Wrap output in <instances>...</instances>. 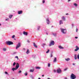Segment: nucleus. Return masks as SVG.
I'll list each match as a JSON object with an SVG mask.
<instances>
[{"label": "nucleus", "mask_w": 79, "mask_h": 79, "mask_svg": "<svg viewBox=\"0 0 79 79\" xmlns=\"http://www.w3.org/2000/svg\"><path fill=\"white\" fill-rule=\"evenodd\" d=\"M19 64L18 63H17L15 68H13L12 69L13 71H14L15 70H17V69L19 68Z\"/></svg>", "instance_id": "nucleus-1"}, {"label": "nucleus", "mask_w": 79, "mask_h": 79, "mask_svg": "<svg viewBox=\"0 0 79 79\" xmlns=\"http://www.w3.org/2000/svg\"><path fill=\"white\" fill-rule=\"evenodd\" d=\"M24 75H25V76H27V73H26L24 74Z\"/></svg>", "instance_id": "nucleus-30"}, {"label": "nucleus", "mask_w": 79, "mask_h": 79, "mask_svg": "<svg viewBox=\"0 0 79 79\" xmlns=\"http://www.w3.org/2000/svg\"><path fill=\"white\" fill-rule=\"evenodd\" d=\"M73 5H74V6H76H76H77V4L76 3H75Z\"/></svg>", "instance_id": "nucleus-23"}, {"label": "nucleus", "mask_w": 79, "mask_h": 79, "mask_svg": "<svg viewBox=\"0 0 79 79\" xmlns=\"http://www.w3.org/2000/svg\"><path fill=\"white\" fill-rule=\"evenodd\" d=\"M52 56H53V55H52V54H51V56H50L51 58H52Z\"/></svg>", "instance_id": "nucleus-37"}, {"label": "nucleus", "mask_w": 79, "mask_h": 79, "mask_svg": "<svg viewBox=\"0 0 79 79\" xmlns=\"http://www.w3.org/2000/svg\"><path fill=\"white\" fill-rule=\"evenodd\" d=\"M45 40H47V39H45Z\"/></svg>", "instance_id": "nucleus-52"}, {"label": "nucleus", "mask_w": 79, "mask_h": 79, "mask_svg": "<svg viewBox=\"0 0 79 79\" xmlns=\"http://www.w3.org/2000/svg\"><path fill=\"white\" fill-rule=\"evenodd\" d=\"M23 13V11L22 10H20L18 12V14L20 15V14H22Z\"/></svg>", "instance_id": "nucleus-11"}, {"label": "nucleus", "mask_w": 79, "mask_h": 79, "mask_svg": "<svg viewBox=\"0 0 79 79\" xmlns=\"http://www.w3.org/2000/svg\"><path fill=\"white\" fill-rule=\"evenodd\" d=\"M43 3H45V0H43Z\"/></svg>", "instance_id": "nucleus-36"}, {"label": "nucleus", "mask_w": 79, "mask_h": 79, "mask_svg": "<svg viewBox=\"0 0 79 79\" xmlns=\"http://www.w3.org/2000/svg\"><path fill=\"white\" fill-rule=\"evenodd\" d=\"M9 20V19L8 18H7L6 19V21H8Z\"/></svg>", "instance_id": "nucleus-35"}, {"label": "nucleus", "mask_w": 79, "mask_h": 79, "mask_svg": "<svg viewBox=\"0 0 79 79\" xmlns=\"http://www.w3.org/2000/svg\"><path fill=\"white\" fill-rule=\"evenodd\" d=\"M15 65H16V63L15 62H14V63L13 64V66H15Z\"/></svg>", "instance_id": "nucleus-29"}, {"label": "nucleus", "mask_w": 79, "mask_h": 79, "mask_svg": "<svg viewBox=\"0 0 79 79\" xmlns=\"http://www.w3.org/2000/svg\"><path fill=\"white\" fill-rule=\"evenodd\" d=\"M53 72L54 73H56V70H54Z\"/></svg>", "instance_id": "nucleus-40"}, {"label": "nucleus", "mask_w": 79, "mask_h": 79, "mask_svg": "<svg viewBox=\"0 0 79 79\" xmlns=\"http://www.w3.org/2000/svg\"><path fill=\"white\" fill-rule=\"evenodd\" d=\"M57 73H61V70L60 69H58L57 70Z\"/></svg>", "instance_id": "nucleus-7"}, {"label": "nucleus", "mask_w": 79, "mask_h": 79, "mask_svg": "<svg viewBox=\"0 0 79 79\" xmlns=\"http://www.w3.org/2000/svg\"><path fill=\"white\" fill-rule=\"evenodd\" d=\"M38 79H40V78H38Z\"/></svg>", "instance_id": "nucleus-51"}, {"label": "nucleus", "mask_w": 79, "mask_h": 79, "mask_svg": "<svg viewBox=\"0 0 79 79\" xmlns=\"http://www.w3.org/2000/svg\"><path fill=\"white\" fill-rule=\"evenodd\" d=\"M34 71V69H30V72H31L33 73Z\"/></svg>", "instance_id": "nucleus-21"}, {"label": "nucleus", "mask_w": 79, "mask_h": 79, "mask_svg": "<svg viewBox=\"0 0 79 79\" xmlns=\"http://www.w3.org/2000/svg\"><path fill=\"white\" fill-rule=\"evenodd\" d=\"M55 45V42L53 41H51L49 45V47H51L52 45Z\"/></svg>", "instance_id": "nucleus-5"}, {"label": "nucleus", "mask_w": 79, "mask_h": 79, "mask_svg": "<svg viewBox=\"0 0 79 79\" xmlns=\"http://www.w3.org/2000/svg\"><path fill=\"white\" fill-rule=\"evenodd\" d=\"M42 77H44V75H42Z\"/></svg>", "instance_id": "nucleus-48"}, {"label": "nucleus", "mask_w": 79, "mask_h": 79, "mask_svg": "<svg viewBox=\"0 0 79 79\" xmlns=\"http://www.w3.org/2000/svg\"><path fill=\"white\" fill-rule=\"evenodd\" d=\"M46 22L48 24H50V21H49V19H48V18L47 19Z\"/></svg>", "instance_id": "nucleus-8"}, {"label": "nucleus", "mask_w": 79, "mask_h": 79, "mask_svg": "<svg viewBox=\"0 0 79 79\" xmlns=\"http://www.w3.org/2000/svg\"><path fill=\"white\" fill-rule=\"evenodd\" d=\"M15 35H13V36H12V38H15Z\"/></svg>", "instance_id": "nucleus-38"}, {"label": "nucleus", "mask_w": 79, "mask_h": 79, "mask_svg": "<svg viewBox=\"0 0 79 79\" xmlns=\"http://www.w3.org/2000/svg\"><path fill=\"white\" fill-rule=\"evenodd\" d=\"M48 67H50V63L48 64Z\"/></svg>", "instance_id": "nucleus-28"}, {"label": "nucleus", "mask_w": 79, "mask_h": 79, "mask_svg": "<svg viewBox=\"0 0 79 79\" xmlns=\"http://www.w3.org/2000/svg\"><path fill=\"white\" fill-rule=\"evenodd\" d=\"M9 18H10V19H11V18H12V17H13V15H9Z\"/></svg>", "instance_id": "nucleus-17"}, {"label": "nucleus", "mask_w": 79, "mask_h": 79, "mask_svg": "<svg viewBox=\"0 0 79 79\" xmlns=\"http://www.w3.org/2000/svg\"><path fill=\"white\" fill-rule=\"evenodd\" d=\"M0 26H1V24L0 23Z\"/></svg>", "instance_id": "nucleus-53"}, {"label": "nucleus", "mask_w": 79, "mask_h": 79, "mask_svg": "<svg viewBox=\"0 0 79 79\" xmlns=\"http://www.w3.org/2000/svg\"><path fill=\"white\" fill-rule=\"evenodd\" d=\"M77 31H78V29H77V28L76 29V32H77Z\"/></svg>", "instance_id": "nucleus-41"}, {"label": "nucleus", "mask_w": 79, "mask_h": 79, "mask_svg": "<svg viewBox=\"0 0 79 79\" xmlns=\"http://www.w3.org/2000/svg\"><path fill=\"white\" fill-rule=\"evenodd\" d=\"M5 73L6 74H7L8 76H9V74L8 73V72H5Z\"/></svg>", "instance_id": "nucleus-24"}, {"label": "nucleus", "mask_w": 79, "mask_h": 79, "mask_svg": "<svg viewBox=\"0 0 79 79\" xmlns=\"http://www.w3.org/2000/svg\"><path fill=\"white\" fill-rule=\"evenodd\" d=\"M76 48L74 50L75 52H76V51H77V50H79V48L78 47V46H76Z\"/></svg>", "instance_id": "nucleus-9"}, {"label": "nucleus", "mask_w": 79, "mask_h": 79, "mask_svg": "<svg viewBox=\"0 0 79 79\" xmlns=\"http://www.w3.org/2000/svg\"><path fill=\"white\" fill-rule=\"evenodd\" d=\"M22 72V71L21 70H19V72L18 73H21V72Z\"/></svg>", "instance_id": "nucleus-33"}, {"label": "nucleus", "mask_w": 79, "mask_h": 79, "mask_svg": "<svg viewBox=\"0 0 79 79\" xmlns=\"http://www.w3.org/2000/svg\"><path fill=\"white\" fill-rule=\"evenodd\" d=\"M49 51H50V50L49 49H48V51L46 52V53H49Z\"/></svg>", "instance_id": "nucleus-27"}, {"label": "nucleus", "mask_w": 79, "mask_h": 79, "mask_svg": "<svg viewBox=\"0 0 79 79\" xmlns=\"http://www.w3.org/2000/svg\"><path fill=\"white\" fill-rule=\"evenodd\" d=\"M56 58L55 57L53 60V63H56Z\"/></svg>", "instance_id": "nucleus-14"}, {"label": "nucleus", "mask_w": 79, "mask_h": 79, "mask_svg": "<svg viewBox=\"0 0 79 79\" xmlns=\"http://www.w3.org/2000/svg\"><path fill=\"white\" fill-rule=\"evenodd\" d=\"M6 44L8 45H13V43L10 41H6Z\"/></svg>", "instance_id": "nucleus-4"}, {"label": "nucleus", "mask_w": 79, "mask_h": 79, "mask_svg": "<svg viewBox=\"0 0 79 79\" xmlns=\"http://www.w3.org/2000/svg\"><path fill=\"white\" fill-rule=\"evenodd\" d=\"M31 79H34V77H33V76H31Z\"/></svg>", "instance_id": "nucleus-39"}, {"label": "nucleus", "mask_w": 79, "mask_h": 79, "mask_svg": "<svg viewBox=\"0 0 79 79\" xmlns=\"http://www.w3.org/2000/svg\"><path fill=\"white\" fill-rule=\"evenodd\" d=\"M75 39H77L78 38V37H75Z\"/></svg>", "instance_id": "nucleus-43"}, {"label": "nucleus", "mask_w": 79, "mask_h": 79, "mask_svg": "<svg viewBox=\"0 0 79 79\" xmlns=\"http://www.w3.org/2000/svg\"><path fill=\"white\" fill-rule=\"evenodd\" d=\"M23 34H24V35H27V32L23 31Z\"/></svg>", "instance_id": "nucleus-12"}, {"label": "nucleus", "mask_w": 79, "mask_h": 79, "mask_svg": "<svg viewBox=\"0 0 79 79\" xmlns=\"http://www.w3.org/2000/svg\"><path fill=\"white\" fill-rule=\"evenodd\" d=\"M74 58L75 60H76L77 59V57L76 56V55H74Z\"/></svg>", "instance_id": "nucleus-25"}, {"label": "nucleus", "mask_w": 79, "mask_h": 79, "mask_svg": "<svg viewBox=\"0 0 79 79\" xmlns=\"http://www.w3.org/2000/svg\"><path fill=\"white\" fill-rule=\"evenodd\" d=\"M67 70V69H64V71H66Z\"/></svg>", "instance_id": "nucleus-42"}, {"label": "nucleus", "mask_w": 79, "mask_h": 79, "mask_svg": "<svg viewBox=\"0 0 79 79\" xmlns=\"http://www.w3.org/2000/svg\"><path fill=\"white\" fill-rule=\"evenodd\" d=\"M29 53H30V52H29V49H27L26 52L27 54H28Z\"/></svg>", "instance_id": "nucleus-20"}, {"label": "nucleus", "mask_w": 79, "mask_h": 79, "mask_svg": "<svg viewBox=\"0 0 79 79\" xmlns=\"http://www.w3.org/2000/svg\"><path fill=\"white\" fill-rule=\"evenodd\" d=\"M64 79H67V77H65V78H64Z\"/></svg>", "instance_id": "nucleus-49"}, {"label": "nucleus", "mask_w": 79, "mask_h": 79, "mask_svg": "<svg viewBox=\"0 0 79 79\" xmlns=\"http://www.w3.org/2000/svg\"><path fill=\"white\" fill-rule=\"evenodd\" d=\"M61 19L62 20H63V21H66V19L65 18V17H64V16H63L62 17Z\"/></svg>", "instance_id": "nucleus-10"}, {"label": "nucleus", "mask_w": 79, "mask_h": 79, "mask_svg": "<svg viewBox=\"0 0 79 79\" xmlns=\"http://www.w3.org/2000/svg\"><path fill=\"white\" fill-rule=\"evenodd\" d=\"M71 1V0H68V2H70Z\"/></svg>", "instance_id": "nucleus-47"}, {"label": "nucleus", "mask_w": 79, "mask_h": 79, "mask_svg": "<svg viewBox=\"0 0 79 79\" xmlns=\"http://www.w3.org/2000/svg\"><path fill=\"white\" fill-rule=\"evenodd\" d=\"M21 47V43H19L16 46V49L17 50L18 48L20 47Z\"/></svg>", "instance_id": "nucleus-6"}, {"label": "nucleus", "mask_w": 79, "mask_h": 79, "mask_svg": "<svg viewBox=\"0 0 79 79\" xmlns=\"http://www.w3.org/2000/svg\"><path fill=\"white\" fill-rule=\"evenodd\" d=\"M27 42H28V43H29V40H27Z\"/></svg>", "instance_id": "nucleus-44"}, {"label": "nucleus", "mask_w": 79, "mask_h": 79, "mask_svg": "<svg viewBox=\"0 0 79 79\" xmlns=\"http://www.w3.org/2000/svg\"><path fill=\"white\" fill-rule=\"evenodd\" d=\"M65 61H69L70 60V59L69 58H68L67 59H65Z\"/></svg>", "instance_id": "nucleus-18"}, {"label": "nucleus", "mask_w": 79, "mask_h": 79, "mask_svg": "<svg viewBox=\"0 0 79 79\" xmlns=\"http://www.w3.org/2000/svg\"><path fill=\"white\" fill-rule=\"evenodd\" d=\"M40 26H38L37 28L38 30H39V29H40Z\"/></svg>", "instance_id": "nucleus-31"}, {"label": "nucleus", "mask_w": 79, "mask_h": 79, "mask_svg": "<svg viewBox=\"0 0 79 79\" xmlns=\"http://www.w3.org/2000/svg\"><path fill=\"white\" fill-rule=\"evenodd\" d=\"M61 32L64 34H66V32L67 31V30H66V29H64L63 28H60Z\"/></svg>", "instance_id": "nucleus-2"}, {"label": "nucleus", "mask_w": 79, "mask_h": 79, "mask_svg": "<svg viewBox=\"0 0 79 79\" xmlns=\"http://www.w3.org/2000/svg\"><path fill=\"white\" fill-rule=\"evenodd\" d=\"M70 78L71 79H75L76 78V76L73 73H72L71 76Z\"/></svg>", "instance_id": "nucleus-3"}, {"label": "nucleus", "mask_w": 79, "mask_h": 79, "mask_svg": "<svg viewBox=\"0 0 79 79\" xmlns=\"http://www.w3.org/2000/svg\"><path fill=\"white\" fill-rule=\"evenodd\" d=\"M72 26H73V24H72Z\"/></svg>", "instance_id": "nucleus-54"}, {"label": "nucleus", "mask_w": 79, "mask_h": 79, "mask_svg": "<svg viewBox=\"0 0 79 79\" xmlns=\"http://www.w3.org/2000/svg\"><path fill=\"white\" fill-rule=\"evenodd\" d=\"M77 59L79 60V54L77 56Z\"/></svg>", "instance_id": "nucleus-32"}, {"label": "nucleus", "mask_w": 79, "mask_h": 79, "mask_svg": "<svg viewBox=\"0 0 79 79\" xmlns=\"http://www.w3.org/2000/svg\"><path fill=\"white\" fill-rule=\"evenodd\" d=\"M36 69H40V67H36Z\"/></svg>", "instance_id": "nucleus-22"}, {"label": "nucleus", "mask_w": 79, "mask_h": 79, "mask_svg": "<svg viewBox=\"0 0 79 79\" xmlns=\"http://www.w3.org/2000/svg\"><path fill=\"white\" fill-rule=\"evenodd\" d=\"M59 48L60 49H63V48H64L62 47L61 46H59Z\"/></svg>", "instance_id": "nucleus-16"}, {"label": "nucleus", "mask_w": 79, "mask_h": 79, "mask_svg": "<svg viewBox=\"0 0 79 79\" xmlns=\"http://www.w3.org/2000/svg\"><path fill=\"white\" fill-rule=\"evenodd\" d=\"M15 58H17V60H18V56H15Z\"/></svg>", "instance_id": "nucleus-34"}, {"label": "nucleus", "mask_w": 79, "mask_h": 79, "mask_svg": "<svg viewBox=\"0 0 79 79\" xmlns=\"http://www.w3.org/2000/svg\"><path fill=\"white\" fill-rule=\"evenodd\" d=\"M60 24H63V20H60L59 21Z\"/></svg>", "instance_id": "nucleus-13"}, {"label": "nucleus", "mask_w": 79, "mask_h": 79, "mask_svg": "<svg viewBox=\"0 0 79 79\" xmlns=\"http://www.w3.org/2000/svg\"><path fill=\"white\" fill-rule=\"evenodd\" d=\"M74 64V63H73V64L74 65H75V64Z\"/></svg>", "instance_id": "nucleus-45"}, {"label": "nucleus", "mask_w": 79, "mask_h": 79, "mask_svg": "<svg viewBox=\"0 0 79 79\" xmlns=\"http://www.w3.org/2000/svg\"><path fill=\"white\" fill-rule=\"evenodd\" d=\"M46 45V44H44V43H43L42 44V47H44V46H45V45Z\"/></svg>", "instance_id": "nucleus-19"}, {"label": "nucleus", "mask_w": 79, "mask_h": 79, "mask_svg": "<svg viewBox=\"0 0 79 79\" xmlns=\"http://www.w3.org/2000/svg\"><path fill=\"white\" fill-rule=\"evenodd\" d=\"M66 15H68L69 14L68 13H67L66 14Z\"/></svg>", "instance_id": "nucleus-46"}, {"label": "nucleus", "mask_w": 79, "mask_h": 79, "mask_svg": "<svg viewBox=\"0 0 79 79\" xmlns=\"http://www.w3.org/2000/svg\"><path fill=\"white\" fill-rule=\"evenodd\" d=\"M33 46H34L35 48H37V46L34 43H33Z\"/></svg>", "instance_id": "nucleus-15"}, {"label": "nucleus", "mask_w": 79, "mask_h": 79, "mask_svg": "<svg viewBox=\"0 0 79 79\" xmlns=\"http://www.w3.org/2000/svg\"><path fill=\"white\" fill-rule=\"evenodd\" d=\"M47 35H48V33H46Z\"/></svg>", "instance_id": "nucleus-50"}, {"label": "nucleus", "mask_w": 79, "mask_h": 79, "mask_svg": "<svg viewBox=\"0 0 79 79\" xmlns=\"http://www.w3.org/2000/svg\"><path fill=\"white\" fill-rule=\"evenodd\" d=\"M3 51H6V48H4L3 49Z\"/></svg>", "instance_id": "nucleus-26"}]
</instances>
